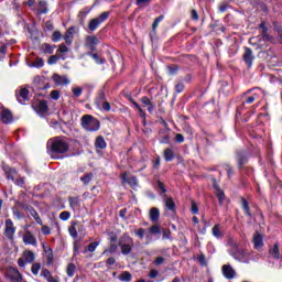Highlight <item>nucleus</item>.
Here are the masks:
<instances>
[{"instance_id": "nucleus-1", "label": "nucleus", "mask_w": 282, "mask_h": 282, "mask_svg": "<svg viewBox=\"0 0 282 282\" xmlns=\"http://www.w3.org/2000/svg\"><path fill=\"white\" fill-rule=\"evenodd\" d=\"M69 151V143L63 137H55L47 141V153L56 160V155H63Z\"/></svg>"}, {"instance_id": "nucleus-2", "label": "nucleus", "mask_w": 282, "mask_h": 282, "mask_svg": "<svg viewBox=\"0 0 282 282\" xmlns=\"http://www.w3.org/2000/svg\"><path fill=\"white\" fill-rule=\"evenodd\" d=\"M231 256L234 259H236V261H240V263H250V261H257V258H254V251L239 249L236 252H232Z\"/></svg>"}, {"instance_id": "nucleus-3", "label": "nucleus", "mask_w": 282, "mask_h": 282, "mask_svg": "<svg viewBox=\"0 0 282 282\" xmlns=\"http://www.w3.org/2000/svg\"><path fill=\"white\" fill-rule=\"evenodd\" d=\"M133 238L129 234H123L119 239V247L121 248V254H131L133 250Z\"/></svg>"}, {"instance_id": "nucleus-4", "label": "nucleus", "mask_w": 282, "mask_h": 282, "mask_svg": "<svg viewBox=\"0 0 282 282\" xmlns=\"http://www.w3.org/2000/svg\"><path fill=\"white\" fill-rule=\"evenodd\" d=\"M82 127H84L86 131H98V129H100V121L91 115H85L82 118Z\"/></svg>"}, {"instance_id": "nucleus-5", "label": "nucleus", "mask_w": 282, "mask_h": 282, "mask_svg": "<svg viewBox=\"0 0 282 282\" xmlns=\"http://www.w3.org/2000/svg\"><path fill=\"white\" fill-rule=\"evenodd\" d=\"M260 30H262V36L251 37L249 40L250 45H257L258 47H263V43H261V39H264L265 41L270 40V36H268V28H265V22H261Z\"/></svg>"}, {"instance_id": "nucleus-6", "label": "nucleus", "mask_w": 282, "mask_h": 282, "mask_svg": "<svg viewBox=\"0 0 282 282\" xmlns=\"http://www.w3.org/2000/svg\"><path fill=\"white\" fill-rule=\"evenodd\" d=\"M109 19V12L101 13L98 18L93 19L88 24V30L90 32H96L101 23H105V21Z\"/></svg>"}, {"instance_id": "nucleus-7", "label": "nucleus", "mask_w": 282, "mask_h": 282, "mask_svg": "<svg viewBox=\"0 0 282 282\" xmlns=\"http://www.w3.org/2000/svg\"><path fill=\"white\" fill-rule=\"evenodd\" d=\"M34 259H36V254L33 251L25 250L22 253V258L18 259V265L20 268H25L26 263H33Z\"/></svg>"}, {"instance_id": "nucleus-8", "label": "nucleus", "mask_w": 282, "mask_h": 282, "mask_svg": "<svg viewBox=\"0 0 282 282\" xmlns=\"http://www.w3.org/2000/svg\"><path fill=\"white\" fill-rule=\"evenodd\" d=\"M15 234L17 227H14V223H12V219H7L4 223V237L12 241L14 239Z\"/></svg>"}, {"instance_id": "nucleus-9", "label": "nucleus", "mask_w": 282, "mask_h": 282, "mask_svg": "<svg viewBox=\"0 0 282 282\" xmlns=\"http://www.w3.org/2000/svg\"><path fill=\"white\" fill-rule=\"evenodd\" d=\"M0 120L4 124H10V122H12V112L8 108L1 105H0Z\"/></svg>"}, {"instance_id": "nucleus-10", "label": "nucleus", "mask_w": 282, "mask_h": 282, "mask_svg": "<svg viewBox=\"0 0 282 282\" xmlns=\"http://www.w3.org/2000/svg\"><path fill=\"white\" fill-rule=\"evenodd\" d=\"M8 173V180H12V182H14L17 184V186H23L25 184V178L24 177H19L17 178V170L14 169H9V171H7Z\"/></svg>"}, {"instance_id": "nucleus-11", "label": "nucleus", "mask_w": 282, "mask_h": 282, "mask_svg": "<svg viewBox=\"0 0 282 282\" xmlns=\"http://www.w3.org/2000/svg\"><path fill=\"white\" fill-rule=\"evenodd\" d=\"M7 276H9V279L12 282H22L23 278L21 276V273L19 272V270L10 267L7 271Z\"/></svg>"}, {"instance_id": "nucleus-12", "label": "nucleus", "mask_w": 282, "mask_h": 282, "mask_svg": "<svg viewBox=\"0 0 282 282\" xmlns=\"http://www.w3.org/2000/svg\"><path fill=\"white\" fill-rule=\"evenodd\" d=\"M96 105L98 109H102L104 111H111V105L105 100V94L99 95Z\"/></svg>"}, {"instance_id": "nucleus-13", "label": "nucleus", "mask_w": 282, "mask_h": 282, "mask_svg": "<svg viewBox=\"0 0 282 282\" xmlns=\"http://www.w3.org/2000/svg\"><path fill=\"white\" fill-rule=\"evenodd\" d=\"M23 242L25 243V246H34V247L37 246L36 237H34V235H32L30 230H26L24 232Z\"/></svg>"}, {"instance_id": "nucleus-14", "label": "nucleus", "mask_w": 282, "mask_h": 282, "mask_svg": "<svg viewBox=\"0 0 282 282\" xmlns=\"http://www.w3.org/2000/svg\"><path fill=\"white\" fill-rule=\"evenodd\" d=\"M74 34H76V26H70L64 34L66 45H72V43H74Z\"/></svg>"}, {"instance_id": "nucleus-15", "label": "nucleus", "mask_w": 282, "mask_h": 282, "mask_svg": "<svg viewBox=\"0 0 282 282\" xmlns=\"http://www.w3.org/2000/svg\"><path fill=\"white\" fill-rule=\"evenodd\" d=\"M53 82L57 87H61V85H69V78H67V76H61L58 74L53 75Z\"/></svg>"}, {"instance_id": "nucleus-16", "label": "nucleus", "mask_w": 282, "mask_h": 282, "mask_svg": "<svg viewBox=\"0 0 282 282\" xmlns=\"http://www.w3.org/2000/svg\"><path fill=\"white\" fill-rule=\"evenodd\" d=\"M253 248L254 250H261L263 248V236L261 234H253Z\"/></svg>"}, {"instance_id": "nucleus-17", "label": "nucleus", "mask_w": 282, "mask_h": 282, "mask_svg": "<svg viewBox=\"0 0 282 282\" xmlns=\"http://www.w3.org/2000/svg\"><path fill=\"white\" fill-rule=\"evenodd\" d=\"M243 61L245 63H247L248 67H252V61H254V55H252V50H250L249 47L245 48Z\"/></svg>"}, {"instance_id": "nucleus-18", "label": "nucleus", "mask_w": 282, "mask_h": 282, "mask_svg": "<svg viewBox=\"0 0 282 282\" xmlns=\"http://www.w3.org/2000/svg\"><path fill=\"white\" fill-rule=\"evenodd\" d=\"M223 274L226 279H235L237 273L235 272V269H232L229 264H225L223 265Z\"/></svg>"}, {"instance_id": "nucleus-19", "label": "nucleus", "mask_w": 282, "mask_h": 282, "mask_svg": "<svg viewBox=\"0 0 282 282\" xmlns=\"http://www.w3.org/2000/svg\"><path fill=\"white\" fill-rule=\"evenodd\" d=\"M29 96H30V90H28V88H22L17 95V98H18V101L21 102V105H23V102L28 100Z\"/></svg>"}, {"instance_id": "nucleus-20", "label": "nucleus", "mask_w": 282, "mask_h": 282, "mask_svg": "<svg viewBox=\"0 0 282 282\" xmlns=\"http://www.w3.org/2000/svg\"><path fill=\"white\" fill-rule=\"evenodd\" d=\"M149 217L153 224H158V221H160V209L152 207L150 209Z\"/></svg>"}, {"instance_id": "nucleus-21", "label": "nucleus", "mask_w": 282, "mask_h": 282, "mask_svg": "<svg viewBox=\"0 0 282 282\" xmlns=\"http://www.w3.org/2000/svg\"><path fill=\"white\" fill-rule=\"evenodd\" d=\"M141 102L143 107H147L149 113H153V111H155V105L151 102V99H149V97H142Z\"/></svg>"}, {"instance_id": "nucleus-22", "label": "nucleus", "mask_w": 282, "mask_h": 282, "mask_svg": "<svg viewBox=\"0 0 282 282\" xmlns=\"http://www.w3.org/2000/svg\"><path fill=\"white\" fill-rule=\"evenodd\" d=\"M100 43L98 37L90 35L86 37V46L89 47L90 50H94Z\"/></svg>"}, {"instance_id": "nucleus-23", "label": "nucleus", "mask_w": 282, "mask_h": 282, "mask_svg": "<svg viewBox=\"0 0 282 282\" xmlns=\"http://www.w3.org/2000/svg\"><path fill=\"white\" fill-rule=\"evenodd\" d=\"M260 96L261 89H256V91L243 101V105H252L254 100H259Z\"/></svg>"}, {"instance_id": "nucleus-24", "label": "nucleus", "mask_w": 282, "mask_h": 282, "mask_svg": "<svg viewBox=\"0 0 282 282\" xmlns=\"http://www.w3.org/2000/svg\"><path fill=\"white\" fill-rule=\"evenodd\" d=\"M163 158L165 162H173L175 160V152H173V149L167 148L163 152Z\"/></svg>"}, {"instance_id": "nucleus-25", "label": "nucleus", "mask_w": 282, "mask_h": 282, "mask_svg": "<svg viewBox=\"0 0 282 282\" xmlns=\"http://www.w3.org/2000/svg\"><path fill=\"white\" fill-rule=\"evenodd\" d=\"M122 180L123 182H127L131 186V188L138 187V178H135L134 176L127 177V173H124L122 174Z\"/></svg>"}, {"instance_id": "nucleus-26", "label": "nucleus", "mask_w": 282, "mask_h": 282, "mask_svg": "<svg viewBox=\"0 0 282 282\" xmlns=\"http://www.w3.org/2000/svg\"><path fill=\"white\" fill-rule=\"evenodd\" d=\"M159 133L161 144H169V142H171V137H169V130H161Z\"/></svg>"}, {"instance_id": "nucleus-27", "label": "nucleus", "mask_w": 282, "mask_h": 282, "mask_svg": "<svg viewBox=\"0 0 282 282\" xmlns=\"http://www.w3.org/2000/svg\"><path fill=\"white\" fill-rule=\"evenodd\" d=\"M212 235L216 239H221L224 237V232H221V226L219 224L215 225L212 229Z\"/></svg>"}, {"instance_id": "nucleus-28", "label": "nucleus", "mask_w": 282, "mask_h": 282, "mask_svg": "<svg viewBox=\"0 0 282 282\" xmlns=\"http://www.w3.org/2000/svg\"><path fill=\"white\" fill-rule=\"evenodd\" d=\"M215 195L218 198L220 206H223L224 202H226V195L224 194V191H221L217 186H215Z\"/></svg>"}, {"instance_id": "nucleus-29", "label": "nucleus", "mask_w": 282, "mask_h": 282, "mask_svg": "<svg viewBox=\"0 0 282 282\" xmlns=\"http://www.w3.org/2000/svg\"><path fill=\"white\" fill-rule=\"evenodd\" d=\"M42 248H43V250H44V252H45V256H46L47 261H52V259H54V253H53V251H52V248L48 247L47 243H43V245H42Z\"/></svg>"}, {"instance_id": "nucleus-30", "label": "nucleus", "mask_w": 282, "mask_h": 282, "mask_svg": "<svg viewBox=\"0 0 282 282\" xmlns=\"http://www.w3.org/2000/svg\"><path fill=\"white\" fill-rule=\"evenodd\" d=\"M96 149H107V142L104 137H97L95 141Z\"/></svg>"}, {"instance_id": "nucleus-31", "label": "nucleus", "mask_w": 282, "mask_h": 282, "mask_svg": "<svg viewBox=\"0 0 282 282\" xmlns=\"http://www.w3.org/2000/svg\"><path fill=\"white\" fill-rule=\"evenodd\" d=\"M45 65V61L43 58L37 57L32 63L29 64V67H36L37 69Z\"/></svg>"}, {"instance_id": "nucleus-32", "label": "nucleus", "mask_w": 282, "mask_h": 282, "mask_svg": "<svg viewBox=\"0 0 282 282\" xmlns=\"http://www.w3.org/2000/svg\"><path fill=\"white\" fill-rule=\"evenodd\" d=\"M48 106H47V101H40L37 104V110L40 111V113H47L48 110Z\"/></svg>"}, {"instance_id": "nucleus-33", "label": "nucleus", "mask_w": 282, "mask_h": 282, "mask_svg": "<svg viewBox=\"0 0 282 282\" xmlns=\"http://www.w3.org/2000/svg\"><path fill=\"white\" fill-rule=\"evenodd\" d=\"M30 215H31V217H33V219L36 221V224H39V226H43V220L41 219V216H39V213L36 210L31 209Z\"/></svg>"}, {"instance_id": "nucleus-34", "label": "nucleus", "mask_w": 282, "mask_h": 282, "mask_svg": "<svg viewBox=\"0 0 282 282\" xmlns=\"http://www.w3.org/2000/svg\"><path fill=\"white\" fill-rule=\"evenodd\" d=\"M42 52L44 54H54V46L45 43V44L42 45Z\"/></svg>"}, {"instance_id": "nucleus-35", "label": "nucleus", "mask_w": 282, "mask_h": 282, "mask_svg": "<svg viewBox=\"0 0 282 282\" xmlns=\"http://www.w3.org/2000/svg\"><path fill=\"white\" fill-rule=\"evenodd\" d=\"M91 180H94V174H91V173H88L80 177V182H83L85 185L89 184V182H91Z\"/></svg>"}, {"instance_id": "nucleus-36", "label": "nucleus", "mask_w": 282, "mask_h": 282, "mask_svg": "<svg viewBox=\"0 0 282 282\" xmlns=\"http://www.w3.org/2000/svg\"><path fill=\"white\" fill-rule=\"evenodd\" d=\"M76 272V265L74 263H69L66 269V273L68 276H74Z\"/></svg>"}, {"instance_id": "nucleus-37", "label": "nucleus", "mask_w": 282, "mask_h": 282, "mask_svg": "<svg viewBox=\"0 0 282 282\" xmlns=\"http://www.w3.org/2000/svg\"><path fill=\"white\" fill-rule=\"evenodd\" d=\"M119 280L123 282H129L131 281V274L129 273V271H126L120 274Z\"/></svg>"}, {"instance_id": "nucleus-38", "label": "nucleus", "mask_w": 282, "mask_h": 282, "mask_svg": "<svg viewBox=\"0 0 282 282\" xmlns=\"http://www.w3.org/2000/svg\"><path fill=\"white\" fill-rule=\"evenodd\" d=\"M270 254L273 259H279V245H274L270 250Z\"/></svg>"}, {"instance_id": "nucleus-39", "label": "nucleus", "mask_w": 282, "mask_h": 282, "mask_svg": "<svg viewBox=\"0 0 282 282\" xmlns=\"http://www.w3.org/2000/svg\"><path fill=\"white\" fill-rule=\"evenodd\" d=\"M165 206L169 210H175V203L173 202V198H166Z\"/></svg>"}, {"instance_id": "nucleus-40", "label": "nucleus", "mask_w": 282, "mask_h": 282, "mask_svg": "<svg viewBox=\"0 0 282 282\" xmlns=\"http://www.w3.org/2000/svg\"><path fill=\"white\" fill-rule=\"evenodd\" d=\"M63 39V34L59 31H55L52 35V41L58 43Z\"/></svg>"}, {"instance_id": "nucleus-41", "label": "nucleus", "mask_w": 282, "mask_h": 282, "mask_svg": "<svg viewBox=\"0 0 282 282\" xmlns=\"http://www.w3.org/2000/svg\"><path fill=\"white\" fill-rule=\"evenodd\" d=\"M241 202H242V208H243L246 215H248V217H250L251 214H250V206L248 205V200H246V198H242Z\"/></svg>"}, {"instance_id": "nucleus-42", "label": "nucleus", "mask_w": 282, "mask_h": 282, "mask_svg": "<svg viewBox=\"0 0 282 282\" xmlns=\"http://www.w3.org/2000/svg\"><path fill=\"white\" fill-rule=\"evenodd\" d=\"M91 58H94V61L97 65H104V63H105V58H100V56H98V54H96V53L91 54Z\"/></svg>"}, {"instance_id": "nucleus-43", "label": "nucleus", "mask_w": 282, "mask_h": 282, "mask_svg": "<svg viewBox=\"0 0 282 282\" xmlns=\"http://www.w3.org/2000/svg\"><path fill=\"white\" fill-rule=\"evenodd\" d=\"M69 217H72V214L69 212H62L59 214V219L62 221H67L69 219Z\"/></svg>"}, {"instance_id": "nucleus-44", "label": "nucleus", "mask_w": 282, "mask_h": 282, "mask_svg": "<svg viewBox=\"0 0 282 282\" xmlns=\"http://www.w3.org/2000/svg\"><path fill=\"white\" fill-rule=\"evenodd\" d=\"M59 56L58 55H52L51 57H48V65H56V63H58L59 61Z\"/></svg>"}, {"instance_id": "nucleus-45", "label": "nucleus", "mask_w": 282, "mask_h": 282, "mask_svg": "<svg viewBox=\"0 0 282 282\" xmlns=\"http://www.w3.org/2000/svg\"><path fill=\"white\" fill-rule=\"evenodd\" d=\"M161 21H164V15H160L156 18L152 24V30L155 31V29L160 25Z\"/></svg>"}, {"instance_id": "nucleus-46", "label": "nucleus", "mask_w": 282, "mask_h": 282, "mask_svg": "<svg viewBox=\"0 0 282 282\" xmlns=\"http://www.w3.org/2000/svg\"><path fill=\"white\" fill-rule=\"evenodd\" d=\"M150 232H151V235H160L162 232V230L160 229V226L154 225V226L150 227Z\"/></svg>"}, {"instance_id": "nucleus-47", "label": "nucleus", "mask_w": 282, "mask_h": 282, "mask_svg": "<svg viewBox=\"0 0 282 282\" xmlns=\"http://www.w3.org/2000/svg\"><path fill=\"white\" fill-rule=\"evenodd\" d=\"M41 271V263H34L31 268V272L32 274H39V272Z\"/></svg>"}, {"instance_id": "nucleus-48", "label": "nucleus", "mask_w": 282, "mask_h": 282, "mask_svg": "<svg viewBox=\"0 0 282 282\" xmlns=\"http://www.w3.org/2000/svg\"><path fill=\"white\" fill-rule=\"evenodd\" d=\"M47 3H45V1H40V13L41 14H47Z\"/></svg>"}, {"instance_id": "nucleus-49", "label": "nucleus", "mask_w": 282, "mask_h": 282, "mask_svg": "<svg viewBox=\"0 0 282 282\" xmlns=\"http://www.w3.org/2000/svg\"><path fill=\"white\" fill-rule=\"evenodd\" d=\"M73 95L75 96V98H79V96L83 95V88L80 87L73 88Z\"/></svg>"}, {"instance_id": "nucleus-50", "label": "nucleus", "mask_w": 282, "mask_h": 282, "mask_svg": "<svg viewBox=\"0 0 282 282\" xmlns=\"http://www.w3.org/2000/svg\"><path fill=\"white\" fill-rule=\"evenodd\" d=\"M58 54H67V52H69V47H67V45L62 44L59 45V48L57 50Z\"/></svg>"}, {"instance_id": "nucleus-51", "label": "nucleus", "mask_w": 282, "mask_h": 282, "mask_svg": "<svg viewBox=\"0 0 282 282\" xmlns=\"http://www.w3.org/2000/svg\"><path fill=\"white\" fill-rule=\"evenodd\" d=\"M68 232H69L70 237H74V239H76V237H78V231L76 230V227H74V226H70L68 228Z\"/></svg>"}, {"instance_id": "nucleus-52", "label": "nucleus", "mask_w": 282, "mask_h": 282, "mask_svg": "<svg viewBox=\"0 0 282 282\" xmlns=\"http://www.w3.org/2000/svg\"><path fill=\"white\" fill-rule=\"evenodd\" d=\"M133 106L135 107V109H138L141 118H145L147 117V113L144 112V110H142V108L139 106L138 102L133 101Z\"/></svg>"}, {"instance_id": "nucleus-53", "label": "nucleus", "mask_w": 282, "mask_h": 282, "mask_svg": "<svg viewBox=\"0 0 282 282\" xmlns=\"http://www.w3.org/2000/svg\"><path fill=\"white\" fill-rule=\"evenodd\" d=\"M51 98L53 100H58V98H61V93L58 90H52L51 91Z\"/></svg>"}, {"instance_id": "nucleus-54", "label": "nucleus", "mask_w": 282, "mask_h": 282, "mask_svg": "<svg viewBox=\"0 0 282 282\" xmlns=\"http://www.w3.org/2000/svg\"><path fill=\"white\" fill-rule=\"evenodd\" d=\"M42 234L43 235H52V229H50V227H47L46 225H43L42 223Z\"/></svg>"}, {"instance_id": "nucleus-55", "label": "nucleus", "mask_w": 282, "mask_h": 282, "mask_svg": "<svg viewBox=\"0 0 282 282\" xmlns=\"http://www.w3.org/2000/svg\"><path fill=\"white\" fill-rule=\"evenodd\" d=\"M98 246H99L98 242H91L90 245H88V252H95Z\"/></svg>"}, {"instance_id": "nucleus-56", "label": "nucleus", "mask_w": 282, "mask_h": 282, "mask_svg": "<svg viewBox=\"0 0 282 282\" xmlns=\"http://www.w3.org/2000/svg\"><path fill=\"white\" fill-rule=\"evenodd\" d=\"M144 232H145L144 228H140L135 231V235L138 238L144 239Z\"/></svg>"}, {"instance_id": "nucleus-57", "label": "nucleus", "mask_w": 282, "mask_h": 282, "mask_svg": "<svg viewBox=\"0 0 282 282\" xmlns=\"http://www.w3.org/2000/svg\"><path fill=\"white\" fill-rule=\"evenodd\" d=\"M116 250H118V247L116 245H110V248L108 250H105L104 254H107V252H110L111 254H113Z\"/></svg>"}, {"instance_id": "nucleus-58", "label": "nucleus", "mask_w": 282, "mask_h": 282, "mask_svg": "<svg viewBox=\"0 0 282 282\" xmlns=\"http://www.w3.org/2000/svg\"><path fill=\"white\" fill-rule=\"evenodd\" d=\"M42 276H44V279H46V281H48L50 279H52V273L48 270H43Z\"/></svg>"}, {"instance_id": "nucleus-59", "label": "nucleus", "mask_w": 282, "mask_h": 282, "mask_svg": "<svg viewBox=\"0 0 282 282\" xmlns=\"http://www.w3.org/2000/svg\"><path fill=\"white\" fill-rule=\"evenodd\" d=\"M151 0H137V6H149Z\"/></svg>"}, {"instance_id": "nucleus-60", "label": "nucleus", "mask_w": 282, "mask_h": 282, "mask_svg": "<svg viewBox=\"0 0 282 282\" xmlns=\"http://www.w3.org/2000/svg\"><path fill=\"white\" fill-rule=\"evenodd\" d=\"M154 263L156 265H162V263H164V258L163 257H159L154 260Z\"/></svg>"}, {"instance_id": "nucleus-61", "label": "nucleus", "mask_w": 282, "mask_h": 282, "mask_svg": "<svg viewBox=\"0 0 282 282\" xmlns=\"http://www.w3.org/2000/svg\"><path fill=\"white\" fill-rule=\"evenodd\" d=\"M163 239H171V230L166 229L163 231Z\"/></svg>"}, {"instance_id": "nucleus-62", "label": "nucleus", "mask_w": 282, "mask_h": 282, "mask_svg": "<svg viewBox=\"0 0 282 282\" xmlns=\"http://www.w3.org/2000/svg\"><path fill=\"white\" fill-rule=\"evenodd\" d=\"M158 274H159L158 270H151L149 276L150 279H155Z\"/></svg>"}, {"instance_id": "nucleus-63", "label": "nucleus", "mask_w": 282, "mask_h": 282, "mask_svg": "<svg viewBox=\"0 0 282 282\" xmlns=\"http://www.w3.org/2000/svg\"><path fill=\"white\" fill-rule=\"evenodd\" d=\"M192 213L194 215H197V213H199V209L197 208V205L195 203L192 204Z\"/></svg>"}, {"instance_id": "nucleus-64", "label": "nucleus", "mask_w": 282, "mask_h": 282, "mask_svg": "<svg viewBox=\"0 0 282 282\" xmlns=\"http://www.w3.org/2000/svg\"><path fill=\"white\" fill-rule=\"evenodd\" d=\"M175 140H176V142L182 143V142H184V135L178 133V134H176Z\"/></svg>"}]
</instances>
